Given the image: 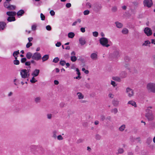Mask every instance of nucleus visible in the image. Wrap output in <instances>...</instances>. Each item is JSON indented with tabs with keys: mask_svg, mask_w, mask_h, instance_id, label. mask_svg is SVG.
<instances>
[{
	"mask_svg": "<svg viewBox=\"0 0 155 155\" xmlns=\"http://www.w3.org/2000/svg\"><path fill=\"white\" fill-rule=\"evenodd\" d=\"M31 150L34 154H37L38 153L42 154L44 152V150L42 147L33 145L31 146Z\"/></svg>",
	"mask_w": 155,
	"mask_h": 155,
	"instance_id": "f257e3e1",
	"label": "nucleus"
},
{
	"mask_svg": "<svg viewBox=\"0 0 155 155\" xmlns=\"http://www.w3.org/2000/svg\"><path fill=\"white\" fill-rule=\"evenodd\" d=\"M30 70L28 69L27 70L25 69H22L20 71V75L22 78H28L30 75L29 72Z\"/></svg>",
	"mask_w": 155,
	"mask_h": 155,
	"instance_id": "f03ea898",
	"label": "nucleus"
},
{
	"mask_svg": "<svg viewBox=\"0 0 155 155\" xmlns=\"http://www.w3.org/2000/svg\"><path fill=\"white\" fill-rule=\"evenodd\" d=\"M6 1L4 2V7L8 8L9 10H14L16 8L15 5H11L10 4V2L12 0H5Z\"/></svg>",
	"mask_w": 155,
	"mask_h": 155,
	"instance_id": "7ed1b4c3",
	"label": "nucleus"
},
{
	"mask_svg": "<svg viewBox=\"0 0 155 155\" xmlns=\"http://www.w3.org/2000/svg\"><path fill=\"white\" fill-rule=\"evenodd\" d=\"M100 44L103 47H108L110 46V45L109 44V41L108 39L105 38H102L99 40Z\"/></svg>",
	"mask_w": 155,
	"mask_h": 155,
	"instance_id": "20e7f679",
	"label": "nucleus"
},
{
	"mask_svg": "<svg viewBox=\"0 0 155 155\" xmlns=\"http://www.w3.org/2000/svg\"><path fill=\"white\" fill-rule=\"evenodd\" d=\"M146 112H147L146 114V117L147 118L148 120H153L154 119V118L152 111L147 109L146 110Z\"/></svg>",
	"mask_w": 155,
	"mask_h": 155,
	"instance_id": "39448f33",
	"label": "nucleus"
},
{
	"mask_svg": "<svg viewBox=\"0 0 155 155\" xmlns=\"http://www.w3.org/2000/svg\"><path fill=\"white\" fill-rule=\"evenodd\" d=\"M147 88L150 92L155 93V84L153 83H149L147 85Z\"/></svg>",
	"mask_w": 155,
	"mask_h": 155,
	"instance_id": "423d86ee",
	"label": "nucleus"
},
{
	"mask_svg": "<svg viewBox=\"0 0 155 155\" xmlns=\"http://www.w3.org/2000/svg\"><path fill=\"white\" fill-rule=\"evenodd\" d=\"M41 54L38 52H36L34 53L32 56V59L36 61H38L41 59Z\"/></svg>",
	"mask_w": 155,
	"mask_h": 155,
	"instance_id": "0eeeda50",
	"label": "nucleus"
},
{
	"mask_svg": "<svg viewBox=\"0 0 155 155\" xmlns=\"http://www.w3.org/2000/svg\"><path fill=\"white\" fill-rule=\"evenodd\" d=\"M143 4L144 6L150 8L152 5L153 3L151 0H144Z\"/></svg>",
	"mask_w": 155,
	"mask_h": 155,
	"instance_id": "6e6552de",
	"label": "nucleus"
},
{
	"mask_svg": "<svg viewBox=\"0 0 155 155\" xmlns=\"http://www.w3.org/2000/svg\"><path fill=\"white\" fill-rule=\"evenodd\" d=\"M144 32L147 36H150L152 34V32L151 29L148 27L145 28L144 30Z\"/></svg>",
	"mask_w": 155,
	"mask_h": 155,
	"instance_id": "1a4fd4ad",
	"label": "nucleus"
},
{
	"mask_svg": "<svg viewBox=\"0 0 155 155\" xmlns=\"http://www.w3.org/2000/svg\"><path fill=\"white\" fill-rule=\"evenodd\" d=\"M126 93L128 94V95L129 97H131L134 94L133 91L129 87L127 88Z\"/></svg>",
	"mask_w": 155,
	"mask_h": 155,
	"instance_id": "9d476101",
	"label": "nucleus"
},
{
	"mask_svg": "<svg viewBox=\"0 0 155 155\" xmlns=\"http://www.w3.org/2000/svg\"><path fill=\"white\" fill-rule=\"evenodd\" d=\"M79 41L80 44L81 45H84L86 43V41L85 38L83 37H81L79 39Z\"/></svg>",
	"mask_w": 155,
	"mask_h": 155,
	"instance_id": "9b49d317",
	"label": "nucleus"
},
{
	"mask_svg": "<svg viewBox=\"0 0 155 155\" xmlns=\"http://www.w3.org/2000/svg\"><path fill=\"white\" fill-rule=\"evenodd\" d=\"M6 24L4 21L0 22V31L1 30H3L5 28Z\"/></svg>",
	"mask_w": 155,
	"mask_h": 155,
	"instance_id": "f8f14e48",
	"label": "nucleus"
},
{
	"mask_svg": "<svg viewBox=\"0 0 155 155\" xmlns=\"http://www.w3.org/2000/svg\"><path fill=\"white\" fill-rule=\"evenodd\" d=\"M90 57L92 60H96L97 58V54L96 53H93L91 54Z\"/></svg>",
	"mask_w": 155,
	"mask_h": 155,
	"instance_id": "ddd939ff",
	"label": "nucleus"
},
{
	"mask_svg": "<svg viewBox=\"0 0 155 155\" xmlns=\"http://www.w3.org/2000/svg\"><path fill=\"white\" fill-rule=\"evenodd\" d=\"M119 52L118 51H114L112 56L114 58H118L119 56Z\"/></svg>",
	"mask_w": 155,
	"mask_h": 155,
	"instance_id": "4468645a",
	"label": "nucleus"
},
{
	"mask_svg": "<svg viewBox=\"0 0 155 155\" xmlns=\"http://www.w3.org/2000/svg\"><path fill=\"white\" fill-rule=\"evenodd\" d=\"M39 72L40 71L39 70L36 69L32 73V75L34 77H36L38 75Z\"/></svg>",
	"mask_w": 155,
	"mask_h": 155,
	"instance_id": "2eb2a0df",
	"label": "nucleus"
},
{
	"mask_svg": "<svg viewBox=\"0 0 155 155\" xmlns=\"http://www.w3.org/2000/svg\"><path fill=\"white\" fill-rule=\"evenodd\" d=\"M34 101L36 104L39 103L41 101V98L40 97H37L35 98Z\"/></svg>",
	"mask_w": 155,
	"mask_h": 155,
	"instance_id": "dca6fc26",
	"label": "nucleus"
},
{
	"mask_svg": "<svg viewBox=\"0 0 155 155\" xmlns=\"http://www.w3.org/2000/svg\"><path fill=\"white\" fill-rule=\"evenodd\" d=\"M120 76L121 78H124L127 76V74L125 71H122L120 73Z\"/></svg>",
	"mask_w": 155,
	"mask_h": 155,
	"instance_id": "f3484780",
	"label": "nucleus"
},
{
	"mask_svg": "<svg viewBox=\"0 0 155 155\" xmlns=\"http://www.w3.org/2000/svg\"><path fill=\"white\" fill-rule=\"evenodd\" d=\"M33 54L31 52H28L26 55V58L28 59H31V58L32 59V56Z\"/></svg>",
	"mask_w": 155,
	"mask_h": 155,
	"instance_id": "a211bd4d",
	"label": "nucleus"
},
{
	"mask_svg": "<svg viewBox=\"0 0 155 155\" xmlns=\"http://www.w3.org/2000/svg\"><path fill=\"white\" fill-rule=\"evenodd\" d=\"M6 14L9 16H14L16 15V13L15 12H8Z\"/></svg>",
	"mask_w": 155,
	"mask_h": 155,
	"instance_id": "6ab92c4d",
	"label": "nucleus"
},
{
	"mask_svg": "<svg viewBox=\"0 0 155 155\" xmlns=\"http://www.w3.org/2000/svg\"><path fill=\"white\" fill-rule=\"evenodd\" d=\"M19 54V50H18L16 51H15L13 54V55L15 57V59H17V55Z\"/></svg>",
	"mask_w": 155,
	"mask_h": 155,
	"instance_id": "aec40b11",
	"label": "nucleus"
},
{
	"mask_svg": "<svg viewBox=\"0 0 155 155\" xmlns=\"http://www.w3.org/2000/svg\"><path fill=\"white\" fill-rule=\"evenodd\" d=\"M112 104L114 106H117L119 104V101L117 100H114L112 101Z\"/></svg>",
	"mask_w": 155,
	"mask_h": 155,
	"instance_id": "412c9836",
	"label": "nucleus"
},
{
	"mask_svg": "<svg viewBox=\"0 0 155 155\" xmlns=\"http://www.w3.org/2000/svg\"><path fill=\"white\" fill-rule=\"evenodd\" d=\"M49 56L48 54H45L42 58V61L44 62L47 61L49 58Z\"/></svg>",
	"mask_w": 155,
	"mask_h": 155,
	"instance_id": "4be33fe9",
	"label": "nucleus"
},
{
	"mask_svg": "<svg viewBox=\"0 0 155 155\" xmlns=\"http://www.w3.org/2000/svg\"><path fill=\"white\" fill-rule=\"evenodd\" d=\"M112 79L113 80L118 82H120L121 81L120 78L118 77H112Z\"/></svg>",
	"mask_w": 155,
	"mask_h": 155,
	"instance_id": "5701e85b",
	"label": "nucleus"
},
{
	"mask_svg": "<svg viewBox=\"0 0 155 155\" xmlns=\"http://www.w3.org/2000/svg\"><path fill=\"white\" fill-rule=\"evenodd\" d=\"M117 27L119 28H121L123 26V24L118 21H117L115 22Z\"/></svg>",
	"mask_w": 155,
	"mask_h": 155,
	"instance_id": "b1692460",
	"label": "nucleus"
},
{
	"mask_svg": "<svg viewBox=\"0 0 155 155\" xmlns=\"http://www.w3.org/2000/svg\"><path fill=\"white\" fill-rule=\"evenodd\" d=\"M124 150L123 148H120L118 149L117 152L116 153L117 154H122L124 152Z\"/></svg>",
	"mask_w": 155,
	"mask_h": 155,
	"instance_id": "393cba45",
	"label": "nucleus"
},
{
	"mask_svg": "<svg viewBox=\"0 0 155 155\" xmlns=\"http://www.w3.org/2000/svg\"><path fill=\"white\" fill-rule=\"evenodd\" d=\"M7 20L9 22H11L12 21H15V17H8Z\"/></svg>",
	"mask_w": 155,
	"mask_h": 155,
	"instance_id": "a878e982",
	"label": "nucleus"
},
{
	"mask_svg": "<svg viewBox=\"0 0 155 155\" xmlns=\"http://www.w3.org/2000/svg\"><path fill=\"white\" fill-rule=\"evenodd\" d=\"M77 95L78 96V99H83L84 97V95L81 93L78 92L77 93Z\"/></svg>",
	"mask_w": 155,
	"mask_h": 155,
	"instance_id": "bb28decb",
	"label": "nucleus"
},
{
	"mask_svg": "<svg viewBox=\"0 0 155 155\" xmlns=\"http://www.w3.org/2000/svg\"><path fill=\"white\" fill-rule=\"evenodd\" d=\"M128 104L134 106L135 107H137L136 103L133 101H129L128 102Z\"/></svg>",
	"mask_w": 155,
	"mask_h": 155,
	"instance_id": "cd10ccee",
	"label": "nucleus"
},
{
	"mask_svg": "<svg viewBox=\"0 0 155 155\" xmlns=\"http://www.w3.org/2000/svg\"><path fill=\"white\" fill-rule=\"evenodd\" d=\"M150 42L148 40L146 41H144V42L142 44V46H147L149 45L150 46Z\"/></svg>",
	"mask_w": 155,
	"mask_h": 155,
	"instance_id": "c85d7f7f",
	"label": "nucleus"
},
{
	"mask_svg": "<svg viewBox=\"0 0 155 155\" xmlns=\"http://www.w3.org/2000/svg\"><path fill=\"white\" fill-rule=\"evenodd\" d=\"M24 12L23 10H20L17 13V15L18 16H21L24 14Z\"/></svg>",
	"mask_w": 155,
	"mask_h": 155,
	"instance_id": "c756f323",
	"label": "nucleus"
},
{
	"mask_svg": "<svg viewBox=\"0 0 155 155\" xmlns=\"http://www.w3.org/2000/svg\"><path fill=\"white\" fill-rule=\"evenodd\" d=\"M74 34L72 32L69 33L68 34V36L69 38H73L74 36Z\"/></svg>",
	"mask_w": 155,
	"mask_h": 155,
	"instance_id": "7c9ffc66",
	"label": "nucleus"
},
{
	"mask_svg": "<svg viewBox=\"0 0 155 155\" xmlns=\"http://www.w3.org/2000/svg\"><path fill=\"white\" fill-rule=\"evenodd\" d=\"M125 128V125L124 124H123L121 125L119 128V130L121 131H123Z\"/></svg>",
	"mask_w": 155,
	"mask_h": 155,
	"instance_id": "2f4dec72",
	"label": "nucleus"
},
{
	"mask_svg": "<svg viewBox=\"0 0 155 155\" xmlns=\"http://www.w3.org/2000/svg\"><path fill=\"white\" fill-rule=\"evenodd\" d=\"M122 33L124 34H127L128 33V30L126 28H124L122 30Z\"/></svg>",
	"mask_w": 155,
	"mask_h": 155,
	"instance_id": "473e14b6",
	"label": "nucleus"
},
{
	"mask_svg": "<svg viewBox=\"0 0 155 155\" xmlns=\"http://www.w3.org/2000/svg\"><path fill=\"white\" fill-rule=\"evenodd\" d=\"M110 111L112 113H113L115 114H116L118 112L117 109L116 108L112 109Z\"/></svg>",
	"mask_w": 155,
	"mask_h": 155,
	"instance_id": "72a5a7b5",
	"label": "nucleus"
},
{
	"mask_svg": "<svg viewBox=\"0 0 155 155\" xmlns=\"http://www.w3.org/2000/svg\"><path fill=\"white\" fill-rule=\"evenodd\" d=\"M95 138L97 140H100L101 138V136L99 134H97L95 135Z\"/></svg>",
	"mask_w": 155,
	"mask_h": 155,
	"instance_id": "f704fd0d",
	"label": "nucleus"
},
{
	"mask_svg": "<svg viewBox=\"0 0 155 155\" xmlns=\"http://www.w3.org/2000/svg\"><path fill=\"white\" fill-rule=\"evenodd\" d=\"M25 65L26 66H29L28 67V68H29L28 70H30L31 67L30 66L31 65V62L30 61H27L25 62Z\"/></svg>",
	"mask_w": 155,
	"mask_h": 155,
	"instance_id": "c9c22d12",
	"label": "nucleus"
},
{
	"mask_svg": "<svg viewBox=\"0 0 155 155\" xmlns=\"http://www.w3.org/2000/svg\"><path fill=\"white\" fill-rule=\"evenodd\" d=\"M57 131L55 130L53 131V137L54 138H57Z\"/></svg>",
	"mask_w": 155,
	"mask_h": 155,
	"instance_id": "e433bc0d",
	"label": "nucleus"
},
{
	"mask_svg": "<svg viewBox=\"0 0 155 155\" xmlns=\"http://www.w3.org/2000/svg\"><path fill=\"white\" fill-rule=\"evenodd\" d=\"M77 57L75 56H71V60L73 62H75L77 60Z\"/></svg>",
	"mask_w": 155,
	"mask_h": 155,
	"instance_id": "4c0bfd02",
	"label": "nucleus"
},
{
	"mask_svg": "<svg viewBox=\"0 0 155 155\" xmlns=\"http://www.w3.org/2000/svg\"><path fill=\"white\" fill-rule=\"evenodd\" d=\"M35 77H33L31 79L30 81L32 83H34L37 81V80H36L34 78Z\"/></svg>",
	"mask_w": 155,
	"mask_h": 155,
	"instance_id": "58836bf2",
	"label": "nucleus"
},
{
	"mask_svg": "<svg viewBox=\"0 0 155 155\" xmlns=\"http://www.w3.org/2000/svg\"><path fill=\"white\" fill-rule=\"evenodd\" d=\"M117 10V8L116 6L113 7L111 9V11L112 12H115Z\"/></svg>",
	"mask_w": 155,
	"mask_h": 155,
	"instance_id": "ea45409f",
	"label": "nucleus"
},
{
	"mask_svg": "<svg viewBox=\"0 0 155 155\" xmlns=\"http://www.w3.org/2000/svg\"><path fill=\"white\" fill-rule=\"evenodd\" d=\"M59 60V59L58 57L55 58L53 60V62L57 63Z\"/></svg>",
	"mask_w": 155,
	"mask_h": 155,
	"instance_id": "a19ab883",
	"label": "nucleus"
},
{
	"mask_svg": "<svg viewBox=\"0 0 155 155\" xmlns=\"http://www.w3.org/2000/svg\"><path fill=\"white\" fill-rule=\"evenodd\" d=\"M13 63L14 64L18 65L19 64L20 62L19 61L17 60V59H15L13 61Z\"/></svg>",
	"mask_w": 155,
	"mask_h": 155,
	"instance_id": "79ce46f5",
	"label": "nucleus"
},
{
	"mask_svg": "<svg viewBox=\"0 0 155 155\" xmlns=\"http://www.w3.org/2000/svg\"><path fill=\"white\" fill-rule=\"evenodd\" d=\"M66 64V62L64 60H61L60 62V64L62 66H64Z\"/></svg>",
	"mask_w": 155,
	"mask_h": 155,
	"instance_id": "37998d69",
	"label": "nucleus"
},
{
	"mask_svg": "<svg viewBox=\"0 0 155 155\" xmlns=\"http://www.w3.org/2000/svg\"><path fill=\"white\" fill-rule=\"evenodd\" d=\"M40 17L41 18V19L42 20H44L45 19V16L42 13L40 14Z\"/></svg>",
	"mask_w": 155,
	"mask_h": 155,
	"instance_id": "c03bdc74",
	"label": "nucleus"
},
{
	"mask_svg": "<svg viewBox=\"0 0 155 155\" xmlns=\"http://www.w3.org/2000/svg\"><path fill=\"white\" fill-rule=\"evenodd\" d=\"M32 45V44L31 43L29 42L27 43V44L26 45V47L27 48H29L30 46H31Z\"/></svg>",
	"mask_w": 155,
	"mask_h": 155,
	"instance_id": "a18cd8bd",
	"label": "nucleus"
},
{
	"mask_svg": "<svg viewBox=\"0 0 155 155\" xmlns=\"http://www.w3.org/2000/svg\"><path fill=\"white\" fill-rule=\"evenodd\" d=\"M124 60L126 62H128L130 60V58L128 56H126L124 58Z\"/></svg>",
	"mask_w": 155,
	"mask_h": 155,
	"instance_id": "49530a36",
	"label": "nucleus"
},
{
	"mask_svg": "<svg viewBox=\"0 0 155 155\" xmlns=\"http://www.w3.org/2000/svg\"><path fill=\"white\" fill-rule=\"evenodd\" d=\"M151 127L152 129H154L155 128V122H152L151 123Z\"/></svg>",
	"mask_w": 155,
	"mask_h": 155,
	"instance_id": "de8ad7c7",
	"label": "nucleus"
},
{
	"mask_svg": "<svg viewBox=\"0 0 155 155\" xmlns=\"http://www.w3.org/2000/svg\"><path fill=\"white\" fill-rule=\"evenodd\" d=\"M93 35L95 37H97L98 35V33L97 31H94L93 32Z\"/></svg>",
	"mask_w": 155,
	"mask_h": 155,
	"instance_id": "09e8293b",
	"label": "nucleus"
},
{
	"mask_svg": "<svg viewBox=\"0 0 155 155\" xmlns=\"http://www.w3.org/2000/svg\"><path fill=\"white\" fill-rule=\"evenodd\" d=\"M26 60L27 59L25 58H22L21 59V62L22 63H24L25 62Z\"/></svg>",
	"mask_w": 155,
	"mask_h": 155,
	"instance_id": "8fccbe9b",
	"label": "nucleus"
},
{
	"mask_svg": "<svg viewBox=\"0 0 155 155\" xmlns=\"http://www.w3.org/2000/svg\"><path fill=\"white\" fill-rule=\"evenodd\" d=\"M89 11L88 10H86L84 12V14L85 15H88L89 13Z\"/></svg>",
	"mask_w": 155,
	"mask_h": 155,
	"instance_id": "3c124183",
	"label": "nucleus"
},
{
	"mask_svg": "<svg viewBox=\"0 0 155 155\" xmlns=\"http://www.w3.org/2000/svg\"><path fill=\"white\" fill-rule=\"evenodd\" d=\"M46 29L48 31H50L51 29V28L50 25H48L46 27Z\"/></svg>",
	"mask_w": 155,
	"mask_h": 155,
	"instance_id": "603ef678",
	"label": "nucleus"
},
{
	"mask_svg": "<svg viewBox=\"0 0 155 155\" xmlns=\"http://www.w3.org/2000/svg\"><path fill=\"white\" fill-rule=\"evenodd\" d=\"M111 84L114 87H115L117 86V84H116V83L115 81H111Z\"/></svg>",
	"mask_w": 155,
	"mask_h": 155,
	"instance_id": "864d4df0",
	"label": "nucleus"
},
{
	"mask_svg": "<svg viewBox=\"0 0 155 155\" xmlns=\"http://www.w3.org/2000/svg\"><path fill=\"white\" fill-rule=\"evenodd\" d=\"M19 81V80H17L16 79H15L14 80V84L16 85H18V82Z\"/></svg>",
	"mask_w": 155,
	"mask_h": 155,
	"instance_id": "5fc2aeb1",
	"label": "nucleus"
},
{
	"mask_svg": "<svg viewBox=\"0 0 155 155\" xmlns=\"http://www.w3.org/2000/svg\"><path fill=\"white\" fill-rule=\"evenodd\" d=\"M83 141V139H80L77 140V143H80L82 142Z\"/></svg>",
	"mask_w": 155,
	"mask_h": 155,
	"instance_id": "6e6d98bb",
	"label": "nucleus"
},
{
	"mask_svg": "<svg viewBox=\"0 0 155 155\" xmlns=\"http://www.w3.org/2000/svg\"><path fill=\"white\" fill-rule=\"evenodd\" d=\"M128 155H134V152L133 151H129L127 152Z\"/></svg>",
	"mask_w": 155,
	"mask_h": 155,
	"instance_id": "4d7b16f0",
	"label": "nucleus"
},
{
	"mask_svg": "<svg viewBox=\"0 0 155 155\" xmlns=\"http://www.w3.org/2000/svg\"><path fill=\"white\" fill-rule=\"evenodd\" d=\"M105 119V117L104 115H102L101 116V119L102 121H104Z\"/></svg>",
	"mask_w": 155,
	"mask_h": 155,
	"instance_id": "13d9d810",
	"label": "nucleus"
},
{
	"mask_svg": "<svg viewBox=\"0 0 155 155\" xmlns=\"http://www.w3.org/2000/svg\"><path fill=\"white\" fill-rule=\"evenodd\" d=\"M36 26L35 25H33L31 26L32 30L35 31L36 29Z\"/></svg>",
	"mask_w": 155,
	"mask_h": 155,
	"instance_id": "bf43d9fd",
	"label": "nucleus"
},
{
	"mask_svg": "<svg viewBox=\"0 0 155 155\" xmlns=\"http://www.w3.org/2000/svg\"><path fill=\"white\" fill-rule=\"evenodd\" d=\"M57 138L58 140H62L63 138L61 135H58L57 137Z\"/></svg>",
	"mask_w": 155,
	"mask_h": 155,
	"instance_id": "052dcab7",
	"label": "nucleus"
},
{
	"mask_svg": "<svg viewBox=\"0 0 155 155\" xmlns=\"http://www.w3.org/2000/svg\"><path fill=\"white\" fill-rule=\"evenodd\" d=\"M50 13L51 15L52 16H54L55 15V12L53 10H51V11H50Z\"/></svg>",
	"mask_w": 155,
	"mask_h": 155,
	"instance_id": "680f3d73",
	"label": "nucleus"
},
{
	"mask_svg": "<svg viewBox=\"0 0 155 155\" xmlns=\"http://www.w3.org/2000/svg\"><path fill=\"white\" fill-rule=\"evenodd\" d=\"M61 45V42H58L55 45L56 47H59Z\"/></svg>",
	"mask_w": 155,
	"mask_h": 155,
	"instance_id": "e2e57ef3",
	"label": "nucleus"
},
{
	"mask_svg": "<svg viewBox=\"0 0 155 155\" xmlns=\"http://www.w3.org/2000/svg\"><path fill=\"white\" fill-rule=\"evenodd\" d=\"M96 7H96L97 8V10H100L101 8H102V7L101 5H97L96 6Z\"/></svg>",
	"mask_w": 155,
	"mask_h": 155,
	"instance_id": "0e129e2a",
	"label": "nucleus"
},
{
	"mask_svg": "<svg viewBox=\"0 0 155 155\" xmlns=\"http://www.w3.org/2000/svg\"><path fill=\"white\" fill-rule=\"evenodd\" d=\"M80 30L83 33H84L85 32V28H84L82 27L80 29Z\"/></svg>",
	"mask_w": 155,
	"mask_h": 155,
	"instance_id": "69168bd1",
	"label": "nucleus"
},
{
	"mask_svg": "<svg viewBox=\"0 0 155 155\" xmlns=\"http://www.w3.org/2000/svg\"><path fill=\"white\" fill-rule=\"evenodd\" d=\"M86 6H89V8H91V4L89 2H87L86 3Z\"/></svg>",
	"mask_w": 155,
	"mask_h": 155,
	"instance_id": "338daca9",
	"label": "nucleus"
},
{
	"mask_svg": "<svg viewBox=\"0 0 155 155\" xmlns=\"http://www.w3.org/2000/svg\"><path fill=\"white\" fill-rule=\"evenodd\" d=\"M66 6L68 8H69L71 6V4L70 3H67L66 4Z\"/></svg>",
	"mask_w": 155,
	"mask_h": 155,
	"instance_id": "774afa93",
	"label": "nucleus"
}]
</instances>
